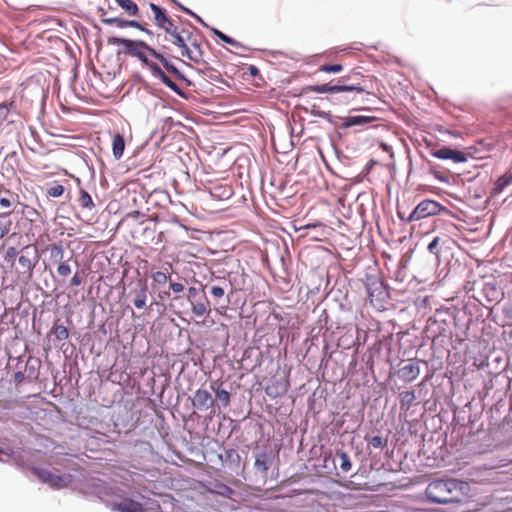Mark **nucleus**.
<instances>
[{
  "label": "nucleus",
  "mask_w": 512,
  "mask_h": 512,
  "mask_svg": "<svg viewBox=\"0 0 512 512\" xmlns=\"http://www.w3.org/2000/svg\"><path fill=\"white\" fill-rule=\"evenodd\" d=\"M470 486L465 481L455 479H439L431 481L425 494L427 498L437 504L459 503L467 497Z\"/></svg>",
  "instance_id": "f257e3e1"
},
{
  "label": "nucleus",
  "mask_w": 512,
  "mask_h": 512,
  "mask_svg": "<svg viewBox=\"0 0 512 512\" xmlns=\"http://www.w3.org/2000/svg\"><path fill=\"white\" fill-rule=\"evenodd\" d=\"M170 41L182 50L181 55L183 57H187L194 64L201 66L200 70L210 69L209 64L204 59V52L201 47L204 40L200 34L183 29L178 31Z\"/></svg>",
  "instance_id": "f03ea898"
},
{
  "label": "nucleus",
  "mask_w": 512,
  "mask_h": 512,
  "mask_svg": "<svg viewBox=\"0 0 512 512\" xmlns=\"http://www.w3.org/2000/svg\"><path fill=\"white\" fill-rule=\"evenodd\" d=\"M359 78H363V76L359 72L352 71L349 75L341 77L336 85L325 83L321 85L308 86L306 89L316 93L347 92L362 94L366 92V87L363 84V80L361 82L357 81Z\"/></svg>",
  "instance_id": "7ed1b4c3"
},
{
  "label": "nucleus",
  "mask_w": 512,
  "mask_h": 512,
  "mask_svg": "<svg viewBox=\"0 0 512 512\" xmlns=\"http://www.w3.org/2000/svg\"><path fill=\"white\" fill-rule=\"evenodd\" d=\"M442 209L443 206L439 202L426 199L421 201L407 217H405L401 210L398 209V216L401 220L413 222L429 216L437 215Z\"/></svg>",
  "instance_id": "20e7f679"
},
{
  "label": "nucleus",
  "mask_w": 512,
  "mask_h": 512,
  "mask_svg": "<svg viewBox=\"0 0 512 512\" xmlns=\"http://www.w3.org/2000/svg\"><path fill=\"white\" fill-rule=\"evenodd\" d=\"M149 7L153 14L152 19L154 25L159 29L164 30L169 35V39L171 40L172 37L178 32L174 21L167 15V12L164 8L154 3H150Z\"/></svg>",
  "instance_id": "39448f33"
},
{
  "label": "nucleus",
  "mask_w": 512,
  "mask_h": 512,
  "mask_svg": "<svg viewBox=\"0 0 512 512\" xmlns=\"http://www.w3.org/2000/svg\"><path fill=\"white\" fill-rule=\"evenodd\" d=\"M109 44L123 46L124 52L133 57H137L144 49L148 50L149 55L153 57L156 55V50L150 47L144 41H135L125 38L111 37L108 40Z\"/></svg>",
  "instance_id": "423d86ee"
},
{
  "label": "nucleus",
  "mask_w": 512,
  "mask_h": 512,
  "mask_svg": "<svg viewBox=\"0 0 512 512\" xmlns=\"http://www.w3.org/2000/svg\"><path fill=\"white\" fill-rule=\"evenodd\" d=\"M39 257L37 254V249L30 245L25 246L21 250V255L18 258L19 265L22 267L23 272L27 273L29 276L32 275L33 270L38 263Z\"/></svg>",
  "instance_id": "0eeeda50"
},
{
  "label": "nucleus",
  "mask_w": 512,
  "mask_h": 512,
  "mask_svg": "<svg viewBox=\"0 0 512 512\" xmlns=\"http://www.w3.org/2000/svg\"><path fill=\"white\" fill-rule=\"evenodd\" d=\"M146 67L150 69L154 77L161 80V82L165 84L167 87H169L172 91L176 92L179 95H182V92L178 85L165 74V72L160 68V66L156 62H154L151 59L149 63L146 65Z\"/></svg>",
  "instance_id": "6e6552de"
},
{
  "label": "nucleus",
  "mask_w": 512,
  "mask_h": 512,
  "mask_svg": "<svg viewBox=\"0 0 512 512\" xmlns=\"http://www.w3.org/2000/svg\"><path fill=\"white\" fill-rule=\"evenodd\" d=\"M432 155L442 160L450 159L455 163H463L467 160V156L465 153L453 150L449 147H443L441 149L435 150L432 152Z\"/></svg>",
  "instance_id": "1a4fd4ad"
},
{
  "label": "nucleus",
  "mask_w": 512,
  "mask_h": 512,
  "mask_svg": "<svg viewBox=\"0 0 512 512\" xmlns=\"http://www.w3.org/2000/svg\"><path fill=\"white\" fill-rule=\"evenodd\" d=\"M192 404L199 410H206L214 404L212 395L205 389H198L192 398Z\"/></svg>",
  "instance_id": "9d476101"
},
{
  "label": "nucleus",
  "mask_w": 512,
  "mask_h": 512,
  "mask_svg": "<svg viewBox=\"0 0 512 512\" xmlns=\"http://www.w3.org/2000/svg\"><path fill=\"white\" fill-rule=\"evenodd\" d=\"M289 384L286 380H273L265 388V393L271 398H278L286 394Z\"/></svg>",
  "instance_id": "9b49d317"
},
{
  "label": "nucleus",
  "mask_w": 512,
  "mask_h": 512,
  "mask_svg": "<svg viewBox=\"0 0 512 512\" xmlns=\"http://www.w3.org/2000/svg\"><path fill=\"white\" fill-rule=\"evenodd\" d=\"M419 374L420 367L417 361H410L399 369V377L406 382L415 380Z\"/></svg>",
  "instance_id": "f8f14e48"
},
{
  "label": "nucleus",
  "mask_w": 512,
  "mask_h": 512,
  "mask_svg": "<svg viewBox=\"0 0 512 512\" xmlns=\"http://www.w3.org/2000/svg\"><path fill=\"white\" fill-rule=\"evenodd\" d=\"M190 304L193 314L196 315L197 317H204L206 315H209L211 311L210 302L206 298L205 294L200 296L199 299L190 302Z\"/></svg>",
  "instance_id": "ddd939ff"
},
{
  "label": "nucleus",
  "mask_w": 512,
  "mask_h": 512,
  "mask_svg": "<svg viewBox=\"0 0 512 512\" xmlns=\"http://www.w3.org/2000/svg\"><path fill=\"white\" fill-rule=\"evenodd\" d=\"M113 510L118 512H144L141 503L125 498L119 503L113 504Z\"/></svg>",
  "instance_id": "4468645a"
},
{
  "label": "nucleus",
  "mask_w": 512,
  "mask_h": 512,
  "mask_svg": "<svg viewBox=\"0 0 512 512\" xmlns=\"http://www.w3.org/2000/svg\"><path fill=\"white\" fill-rule=\"evenodd\" d=\"M147 283L146 281H139L138 288L133 290L134 300L133 303L137 309H142L146 305L147 300Z\"/></svg>",
  "instance_id": "2eb2a0df"
},
{
  "label": "nucleus",
  "mask_w": 512,
  "mask_h": 512,
  "mask_svg": "<svg viewBox=\"0 0 512 512\" xmlns=\"http://www.w3.org/2000/svg\"><path fill=\"white\" fill-rule=\"evenodd\" d=\"M107 24H114L119 28L132 27L143 32L149 33V31L145 28L141 21L137 20H123L121 18H108L104 20Z\"/></svg>",
  "instance_id": "dca6fc26"
},
{
  "label": "nucleus",
  "mask_w": 512,
  "mask_h": 512,
  "mask_svg": "<svg viewBox=\"0 0 512 512\" xmlns=\"http://www.w3.org/2000/svg\"><path fill=\"white\" fill-rule=\"evenodd\" d=\"M231 283L227 280H221L219 283H212L210 286V294L212 295L215 303L222 299L227 290H231Z\"/></svg>",
  "instance_id": "f3484780"
},
{
  "label": "nucleus",
  "mask_w": 512,
  "mask_h": 512,
  "mask_svg": "<svg viewBox=\"0 0 512 512\" xmlns=\"http://www.w3.org/2000/svg\"><path fill=\"white\" fill-rule=\"evenodd\" d=\"M49 252V259L52 264L57 265L64 261L65 250L60 243L50 244L47 248Z\"/></svg>",
  "instance_id": "a211bd4d"
},
{
  "label": "nucleus",
  "mask_w": 512,
  "mask_h": 512,
  "mask_svg": "<svg viewBox=\"0 0 512 512\" xmlns=\"http://www.w3.org/2000/svg\"><path fill=\"white\" fill-rule=\"evenodd\" d=\"M512 184V172H507L500 176L494 183L491 193L498 195L504 191L506 187Z\"/></svg>",
  "instance_id": "6ab92c4d"
},
{
  "label": "nucleus",
  "mask_w": 512,
  "mask_h": 512,
  "mask_svg": "<svg viewBox=\"0 0 512 512\" xmlns=\"http://www.w3.org/2000/svg\"><path fill=\"white\" fill-rule=\"evenodd\" d=\"M69 483V477L57 475L51 472L46 484H48L53 489H61L67 487Z\"/></svg>",
  "instance_id": "aec40b11"
},
{
  "label": "nucleus",
  "mask_w": 512,
  "mask_h": 512,
  "mask_svg": "<svg viewBox=\"0 0 512 512\" xmlns=\"http://www.w3.org/2000/svg\"><path fill=\"white\" fill-rule=\"evenodd\" d=\"M375 117H369V116H350L346 117L343 122V127H352V126H359V125H365L372 121H374Z\"/></svg>",
  "instance_id": "412c9836"
},
{
  "label": "nucleus",
  "mask_w": 512,
  "mask_h": 512,
  "mask_svg": "<svg viewBox=\"0 0 512 512\" xmlns=\"http://www.w3.org/2000/svg\"><path fill=\"white\" fill-rule=\"evenodd\" d=\"M125 149V141L122 135L115 134L112 139V152L116 159H120Z\"/></svg>",
  "instance_id": "4be33fe9"
},
{
  "label": "nucleus",
  "mask_w": 512,
  "mask_h": 512,
  "mask_svg": "<svg viewBox=\"0 0 512 512\" xmlns=\"http://www.w3.org/2000/svg\"><path fill=\"white\" fill-rule=\"evenodd\" d=\"M151 278L153 287L165 285L170 279V272L168 271V268L165 267L162 271L152 273Z\"/></svg>",
  "instance_id": "5701e85b"
},
{
  "label": "nucleus",
  "mask_w": 512,
  "mask_h": 512,
  "mask_svg": "<svg viewBox=\"0 0 512 512\" xmlns=\"http://www.w3.org/2000/svg\"><path fill=\"white\" fill-rule=\"evenodd\" d=\"M119 7H121L127 15L137 16L139 8L133 0H115Z\"/></svg>",
  "instance_id": "b1692460"
},
{
  "label": "nucleus",
  "mask_w": 512,
  "mask_h": 512,
  "mask_svg": "<svg viewBox=\"0 0 512 512\" xmlns=\"http://www.w3.org/2000/svg\"><path fill=\"white\" fill-rule=\"evenodd\" d=\"M12 211H6L0 214V240L4 238L11 230L12 221L7 217Z\"/></svg>",
  "instance_id": "393cba45"
},
{
  "label": "nucleus",
  "mask_w": 512,
  "mask_h": 512,
  "mask_svg": "<svg viewBox=\"0 0 512 512\" xmlns=\"http://www.w3.org/2000/svg\"><path fill=\"white\" fill-rule=\"evenodd\" d=\"M152 58L159 60L163 64L165 69L168 72L174 74L177 78H183L180 71L171 62H169L162 54H160L156 51V55H153Z\"/></svg>",
  "instance_id": "a878e982"
},
{
  "label": "nucleus",
  "mask_w": 512,
  "mask_h": 512,
  "mask_svg": "<svg viewBox=\"0 0 512 512\" xmlns=\"http://www.w3.org/2000/svg\"><path fill=\"white\" fill-rule=\"evenodd\" d=\"M14 197L17 196L9 190L0 191V207L11 211L10 208L12 207Z\"/></svg>",
  "instance_id": "bb28decb"
},
{
  "label": "nucleus",
  "mask_w": 512,
  "mask_h": 512,
  "mask_svg": "<svg viewBox=\"0 0 512 512\" xmlns=\"http://www.w3.org/2000/svg\"><path fill=\"white\" fill-rule=\"evenodd\" d=\"M78 203L83 209L91 210L95 206L90 194L83 189L79 192Z\"/></svg>",
  "instance_id": "cd10ccee"
},
{
  "label": "nucleus",
  "mask_w": 512,
  "mask_h": 512,
  "mask_svg": "<svg viewBox=\"0 0 512 512\" xmlns=\"http://www.w3.org/2000/svg\"><path fill=\"white\" fill-rule=\"evenodd\" d=\"M255 468L262 474L266 475L269 469L268 456L266 453H261L255 458Z\"/></svg>",
  "instance_id": "c85d7f7f"
},
{
  "label": "nucleus",
  "mask_w": 512,
  "mask_h": 512,
  "mask_svg": "<svg viewBox=\"0 0 512 512\" xmlns=\"http://www.w3.org/2000/svg\"><path fill=\"white\" fill-rule=\"evenodd\" d=\"M52 333L55 336V338L59 341L66 340L69 337L68 328L63 324H59L58 322L54 323Z\"/></svg>",
  "instance_id": "c756f323"
},
{
  "label": "nucleus",
  "mask_w": 512,
  "mask_h": 512,
  "mask_svg": "<svg viewBox=\"0 0 512 512\" xmlns=\"http://www.w3.org/2000/svg\"><path fill=\"white\" fill-rule=\"evenodd\" d=\"M336 457L340 460V468L343 472L350 471L352 463L349 455L343 450L336 451Z\"/></svg>",
  "instance_id": "7c9ffc66"
},
{
  "label": "nucleus",
  "mask_w": 512,
  "mask_h": 512,
  "mask_svg": "<svg viewBox=\"0 0 512 512\" xmlns=\"http://www.w3.org/2000/svg\"><path fill=\"white\" fill-rule=\"evenodd\" d=\"M211 492L217 494V495H220L222 497H225V498H231L232 495L234 494V490L232 488H230L229 486L225 485V484H216L215 485V489L214 490H211Z\"/></svg>",
  "instance_id": "2f4dec72"
},
{
  "label": "nucleus",
  "mask_w": 512,
  "mask_h": 512,
  "mask_svg": "<svg viewBox=\"0 0 512 512\" xmlns=\"http://www.w3.org/2000/svg\"><path fill=\"white\" fill-rule=\"evenodd\" d=\"M65 188L63 185L55 183L47 189V196L57 198L64 194Z\"/></svg>",
  "instance_id": "473e14b6"
},
{
  "label": "nucleus",
  "mask_w": 512,
  "mask_h": 512,
  "mask_svg": "<svg viewBox=\"0 0 512 512\" xmlns=\"http://www.w3.org/2000/svg\"><path fill=\"white\" fill-rule=\"evenodd\" d=\"M56 270H57V274L63 278H66L67 276H69L72 271L71 266L69 265L67 260H64L63 262L58 263Z\"/></svg>",
  "instance_id": "72a5a7b5"
},
{
  "label": "nucleus",
  "mask_w": 512,
  "mask_h": 512,
  "mask_svg": "<svg viewBox=\"0 0 512 512\" xmlns=\"http://www.w3.org/2000/svg\"><path fill=\"white\" fill-rule=\"evenodd\" d=\"M342 70L343 66L341 64H323L319 67V71L325 73H339Z\"/></svg>",
  "instance_id": "f704fd0d"
},
{
  "label": "nucleus",
  "mask_w": 512,
  "mask_h": 512,
  "mask_svg": "<svg viewBox=\"0 0 512 512\" xmlns=\"http://www.w3.org/2000/svg\"><path fill=\"white\" fill-rule=\"evenodd\" d=\"M24 373L27 374L26 377L30 381L36 380L38 378L37 369L30 361L26 363Z\"/></svg>",
  "instance_id": "c9c22d12"
},
{
  "label": "nucleus",
  "mask_w": 512,
  "mask_h": 512,
  "mask_svg": "<svg viewBox=\"0 0 512 512\" xmlns=\"http://www.w3.org/2000/svg\"><path fill=\"white\" fill-rule=\"evenodd\" d=\"M32 473L43 483H47L50 471L42 468L34 467L32 468Z\"/></svg>",
  "instance_id": "e433bc0d"
},
{
  "label": "nucleus",
  "mask_w": 512,
  "mask_h": 512,
  "mask_svg": "<svg viewBox=\"0 0 512 512\" xmlns=\"http://www.w3.org/2000/svg\"><path fill=\"white\" fill-rule=\"evenodd\" d=\"M214 32H215V35H216V36H217L221 41H223V42H225V43H227V44H229V45H232V46H234V47H237V48L241 46V44H240L238 41H236L235 39H233V38H231V37L227 36L226 34L222 33L221 31H219V30H215Z\"/></svg>",
  "instance_id": "4c0bfd02"
},
{
  "label": "nucleus",
  "mask_w": 512,
  "mask_h": 512,
  "mask_svg": "<svg viewBox=\"0 0 512 512\" xmlns=\"http://www.w3.org/2000/svg\"><path fill=\"white\" fill-rule=\"evenodd\" d=\"M13 105V102L7 103H0V125L4 123L9 115L10 107Z\"/></svg>",
  "instance_id": "58836bf2"
},
{
  "label": "nucleus",
  "mask_w": 512,
  "mask_h": 512,
  "mask_svg": "<svg viewBox=\"0 0 512 512\" xmlns=\"http://www.w3.org/2000/svg\"><path fill=\"white\" fill-rule=\"evenodd\" d=\"M369 445H371L373 448H384L386 445V442L381 436H373L368 441Z\"/></svg>",
  "instance_id": "ea45409f"
},
{
  "label": "nucleus",
  "mask_w": 512,
  "mask_h": 512,
  "mask_svg": "<svg viewBox=\"0 0 512 512\" xmlns=\"http://www.w3.org/2000/svg\"><path fill=\"white\" fill-rule=\"evenodd\" d=\"M217 398L224 403V405H228L230 401V394L228 391L224 389H217L215 391Z\"/></svg>",
  "instance_id": "a19ab883"
},
{
  "label": "nucleus",
  "mask_w": 512,
  "mask_h": 512,
  "mask_svg": "<svg viewBox=\"0 0 512 512\" xmlns=\"http://www.w3.org/2000/svg\"><path fill=\"white\" fill-rule=\"evenodd\" d=\"M83 282H84L83 273L76 272L70 280V285L73 287H77V286H80Z\"/></svg>",
  "instance_id": "79ce46f5"
},
{
  "label": "nucleus",
  "mask_w": 512,
  "mask_h": 512,
  "mask_svg": "<svg viewBox=\"0 0 512 512\" xmlns=\"http://www.w3.org/2000/svg\"><path fill=\"white\" fill-rule=\"evenodd\" d=\"M18 252L15 247H9L5 252V261L12 262L17 256Z\"/></svg>",
  "instance_id": "37998d69"
},
{
  "label": "nucleus",
  "mask_w": 512,
  "mask_h": 512,
  "mask_svg": "<svg viewBox=\"0 0 512 512\" xmlns=\"http://www.w3.org/2000/svg\"><path fill=\"white\" fill-rule=\"evenodd\" d=\"M199 298H200V297H199V291H198V289H197V288H195V287H189V288H188V293H187V300H188L189 302H192V301L197 300V299H199Z\"/></svg>",
  "instance_id": "c03bdc74"
},
{
  "label": "nucleus",
  "mask_w": 512,
  "mask_h": 512,
  "mask_svg": "<svg viewBox=\"0 0 512 512\" xmlns=\"http://www.w3.org/2000/svg\"><path fill=\"white\" fill-rule=\"evenodd\" d=\"M151 55H149L148 50L144 49L136 58H138L143 65H147L151 60Z\"/></svg>",
  "instance_id": "a18cd8bd"
},
{
  "label": "nucleus",
  "mask_w": 512,
  "mask_h": 512,
  "mask_svg": "<svg viewBox=\"0 0 512 512\" xmlns=\"http://www.w3.org/2000/svg\"><path fill=\"white\" fill-rule=\"evenodd\" d=\"M169 288L174 292V293H181L184 291V285L182 283H179V282H172L170 281L169 283Z\"/></svg>",
  "instance_id": "49530a36"
},
{
  "label": "nucleus",
  "mask_w": 512,
  "mask_h": 512,
  "mask_svg": "<svg viewBox=\"0 0 512 512\" xmlns=\"http://www.w3.org/2000/svg\"><path fill=\"white\" fill-rule=\"evenodd\" d=\"M439 241H440V238L439 237H435L428 245V250L429 252L433 253V254H438V251H437V247H438V244H439Z\"/></svg>",
  "instance_id": "de8ad7c7"
},
{
  "label": "nucleus",
  "mask_w": 512,
  "mask_h": 512,
  "mask_svg": "<svg viewBox=\"0 0 512 512\" xmlns=\"http://www.w3.org/2000/svg\"><path fill=\"white\" fill-rule=\"evenodd\" d=\"M26 378H27V377L25 376V373H24V372L19 371V372L15 373V375H14V382H15L17 385H19V384L23 383V382L25 381V379H26Z\"/></svg>",
  "instance_id": "09e8293b"
},
{
  "label": "nucleus",
  "mask_w": 512,
  "mask_h": 512,
  "mask_svg": "<svg viewBox=\"0 0 512 512\" xmlns=\"http://www.w3.org/2000/svg\"><path fill=\"white\" fill-rule=\"evenodd\" d=\"M415 399V394L414 392H407L404 396H403V399L402 401L407 403V404H410L413 400Z\"/></svg>",
  "instance_id": "8fccbe9b"
},
{
  "label": "nucleus",
  "mask_w": 512,
  "mask_h": 512,
  "mask_svg": "<svg viewBox=\"0 0 512 512\" xmlns=\"http://www.w3.org/2000/svg\"><path fill=\"white\" fill-rule=\"evenodd\" d=\"M171 2L175 3L176 5H178L184 12H186L187 14L189 15H192L194 17H196L198 20H201L196 14H194L191 10H189L188 8H185L183 7L180 3H178L176 0H170Z\"/></svg>",
  "instance_id": "3c124183"
},
{
  "label": "nucleus",
  "mask_w": 512,
  "mask_h": 512,
  "mask_svg": "<svg viewBox=\"0 0 512 512\" xmlns=\"http://www.w3.org/2000/svg\"><path fill=\"white\" fill-rule=\"evenodd\" d=\"M233 194L232 188L229 186L223 187L222 196L225 198H230Z\"/></svg>",
  "instance_id": "603ef678"
},
{
  "label": "nucleus",
  "mask_w": 512,
  "mask_h": 512,
  "mask_svg": "<svg viewBox=\"0 0 512 512\" xmlns=\"http://www.w3.org/2000/svg\"><path fill=\"white\" fill-rule=\"evenodd\" d=\"M506 317L512 319V304L508 307H505L503 310Z\"/></svg>",
  "instance_id": "864d4df0"
},
{
  "label": "nucleus",
  "mask_w": 512,
  "mask_h": 512,
  "mask_svg": "<svg viewBox=\"0 0 512 512\" xmlns=\"http://www.w3.org/2000/svg\"><path fill=\"white\" fill-rule=\"evenodd\" d=\"M328 462H331L333 467L335 468V465H334V460L332 459L331 457V454L327 455L324 457V466L327 467V463Z\"/></svg>",
  "instance_id": "5fc2aeb1"
},
{
  "label": "nucleus",
  "mask_w": 512,
  "mask_h": 512,
  "mask_svg": "<svg viewBox=\"0 0 512 512\" xmlns=\"http://www.w3.org/2000/svg\"><path fill=\"white\" fill-rule=\"evenodd\" d=\"M248 71H249L250 75H252V76L257 75L259 72L258 69L253 65L249 66Z\"/></svg>",
  "instance_id": "6e6d98bb"
},
{
  "label": "nucleus",
  "mask_w": 512,
  "mask_h": 512,
  "mask_svg": "<svg viewBox=\"0 0 512 512\" xmlns=\"http://www.w3.org/2000/svg\"><path fill=\"white\" fill-rule=\"evenodd\" d=\"M433 175L435 176L436 179L440 180V181H446V178L443 177L440 173L438 172H434Z\"/></svg>",
  "instance_id": "4d7b16f0"
},
{
  "label": "nucleus",
  "mask_w": 512,
  "mask_h": 512,
  "mask_svg": "<svg viewBox=\"0 0 512 512\" xmlns=\"http://www.w3.org/2000/svg\"><path fill=\"white\" fill-rule=\"evenodd\" d=\"M170 297V293L169 292H163L162 293H159V298L160 299H166V298H169Z\"/></svg>",
  "instance_id": "13d9d810"
},
{
  "label": "nucleus",
  "mask_w": 512,
  "mask_h": 512,
  "mask_svg": "<svg viewBox=\"0 0 512 512\" xmlns=\"http://www.w3.org/2000/svg\"><path fill=\"white\" fill-rule=\"evenodd\" d=\"M219 189H222V187H215V188H214V193H213V195H217V194H216V192H217V190H219Z\"/></svg>",
  "instance_id": "bf43d9fd"
},
{
  "label": "nucleus",
  "mask_w": 512,
  "mask_h": 512,
  "mask_svg": "<svg viewBox=\"0 0 512 512\" xmlns=\"http://www.w3.org/2000/svg\"><path fill=\"white\" fill-rule=\"evenodd\" d=\"M510 411L512 412V395H511V399H510Z\"/></svg>",
  "instance_id": "052dcab7"
}]
</instances>
